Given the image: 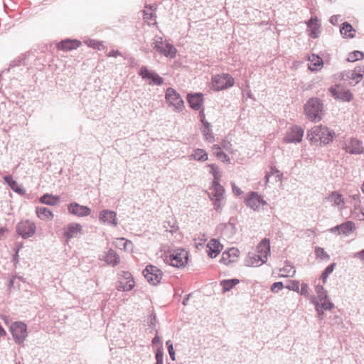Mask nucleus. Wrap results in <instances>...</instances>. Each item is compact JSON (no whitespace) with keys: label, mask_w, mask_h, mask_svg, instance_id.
<instances>
[{"label":"nucleus","mask_w":364,"mask_h":364,"mask_svg":"<svg viewBox=\"0 0 364 364\" xmlns=\"http://www.w3.org/2000/svg\"><path fill=\"white\" fill-rule=\"evenodd\" d=\"M335 132L329 128L319 125L312 127L307 134V139L315 144L326 145L332 141Z\"/></svg>","instance_id":"obj_1"},{"label":"nucleus","mask_w":364,"mask_h":364,"mask_svg":"<svg viewBox=\"0 0 364 364\" xmlns=\"http://www.w3.org/2000/svg\"><path fill=\"white\" fill-rule=\"evenodd\" d=\"M323 114V105L317 97L310 98L304 105V114L312 122L321 120Z\"/></svg>","instance_id":"obj_2"},{"label":"nucleus","mask_w":364,"mask_h":364,"mask_svg":"<svg viewBox=\"0 0 364 364\" xmlns=\"http://www.w3.org/2000/svg\"><path fill=\"white\" fill-rule=\"evenodd\" d=\"M188 260V253L186 251L177 250L171 254H165L164 261L173 267H181L184 266Z\"/></svg>","instance_id":"obj_3"},{"label":"nucleus","mask_w":364,"mask_h":364,"mask_svg":"<svg viewBox=\"0 0 364 364\" xmlns=\"http://www.w3.org/2000/svg\"><path fill=\"white\" fill-rule=\"evenodd\" d=\"M165 99L169 107H171L173 111L180 112L183 109L184 102L181 95L172 87H168L166 90Z\"/></svg>","instance_id":"obj_4"},{"label":"nucleus","mask_w":364,"mask_h":364,"mask_svg":"<svg viewBox=\"0 0 364 364\" xmlns=\"http://www.w3.org/2000/svg\"><path fill=\"white\" fill-rule=\"evenodd\" d=\"M10 331L17 344H23L28 337L27 325L21 321L12 323L10 326Z\"/></svg>","instance_id":"obj_5"},{"label":"nucleus","mask_w":364,"mask_h":364,"mask_svg":"<svg viewBox=\"0 0 364 364\" xmlns=\"http://www.w3.org/2000/svg\"><path fill=\"white\" fill-rule=\"evenodd\" d=\"M153 48L159 53L170 58H174L176 54L175 47L168 43H164L161 37H155L153 42Z\"/></svg>","instance_id":"obj_6"},{"label":"nucleus","mask_w":364,"mask_h":364,"mask_svg":"<svg viewBox=\"0 0 364 364\" xmlns=\"http://www.w3.org/2000/svg\"><path fill=\"white\" fill-rule=\"evenodd\" d=\"M139 75L149 85L159 86L164 83V79L161 76L154 70H149L146 66L140 68Z\"/></svg>","instance_id":"obj_7"},{"label":"nucleus","mask_w":364,"mask_h":364,"mask_svg":"<svg viewBox=\"0 0 364 364\" xmlns=\"http://www.w3.org/2000/svg\"><path fill=\"white\" fill-rule=\"evenodd\" d=\"M234 82V79L229 74L218 75L213 78L212 87L219 91L233 86Z\"/></svg>","instance_id":"obj_8"},{"label":"nucleus","mask_w":364,"mask_h":364,"mask_svg":"<svg viewBox=\"0 0 364 364\" xmlns=\"http://www.w3.org/2000/svg\"><path fill=\"white\" fill-rule=\"evenodd\" d=\"M36 226L34 222L25 220L19 222L16 225V232L23 239L31 237L34 235Z\"/></svg>","instance_id":"obj_9"},{"label":"nucleus","mask_w":364,"mask_h":364,"mask_svg":"<svg viewBox=\"0 0 364 364\" xmlns=\"http://www.w3.org/2000/svg\"><path fill=\"white\" fill-rule=\"evenodd\" d=\"M245 205L254 211H259L262 206L267 205V203L258 193L252 191L248 193L245 200Z\"/></svg>","instance_id":"obj_10"},{"label":"nucleus","mask_w":364,"mask_h":364,"mask_svg":"<svg viewBox=\"0 0 364 364\" xmlns=\"http://www.w3.org/2000/svg\"><path fill=\"white\" fill-rule=\"evenodd\" d=\"M143 274L148 282L153 285H156L160 282L163 273L156 266L147 265L143 271Z\"/></svg>","instance_id":"obj_11"},{"label":"nucleus","mask_w":364,"mask_h":364,"mask_svg":"<svg viewBox=\"0 0 364 364\" xmlns=\"http://www.w3.org/2000/svg\"><path fill=\"white\" fill-rule=\"evenodd\" d=\"M134 284L133 277L130 272H122L119 274V284L117 289L122 291H130L134 288Z\"/></svg>","instance_id":"obj_12"},{"label":"nucleus","mask_w":364,"mask_h":364,"mask_svg":"<svg viewBox=\"0 0 364 364\" xmlns=\"http://www.w3.org/2000/svg\"><path fill=\"white\" fill-rule=\"evenodd\" d=\"M343 149L350 154H361L364 152L362 141L353 137L345 141Z\"/></svg>","instance_id":"obj_13"},{"label":"nucleus","mask_w":364,"mask_h":364,"mask_svg":"<svg viewBox=\"0 0 364 364\" xmlns=\"http://www.w3.org/2000/svg\"><path fill=\"white\" fill-rule=\"evenodd\" d=\"M329 92L334 99L343 102H350L353 97V94L349 90H345L340 85L331 87Z\"/></svg>","instance_id":"obj_14"},{"label":"nucleus","mask_w":364,"mask_h":364,"mask_svg":"<svg viewBox=\"0 0 364 364\" xmlns=\"http://www.w3.org/2000/svg\"><path fill=\"white\" fill-rule=\"evenodd\" d=\"M304 136V129L299 126H294L288 129L284 141L286 143H299L301 141Z\"/></svg>","instance_id":"obj_15"},{"label":"nucleus","mask_w":364,"mask_h":364,"mask_svg":"<svg viewBox=\"0 0 364 364\" xmlns=\"http://www.w3.org/2000/svg\"><path fill=\"white\" fill-rule=\"evenodd\" d=\"M326 200L331 203L333 208L339 211L346 208V200L343 196L338 191H332L326 197Z\"/></svg>","instance_id":"obj_16"},{"label":"nucleus","mask_w":364,"mask_h":364,"mask_svg":"<svg viewBox=\"0 0 364 364\" xmlns=\"http://www.w3.org/2000/svg\"><path fill=\"white\" fill-rule=\"evenodd\" d=\"M68 212L77 217H85L91 213V209L85 205H80L77 203H70L68 205Z\"/></svg>","instance_id":"obj_17"},{"label":"nucleus","mask_w":364,"mask_h":364,"mask_svg":"<svg viewBox=\"0 0 364 364\" xmlns=\"http://www.w3.org/2000/svg\"><path fill=\"white\" fill-rule=\"evenodd\" d=\"M99 219L104 223L110 224L114 227L117 225V214L114 211L103 210L100 213Z\"/></svg>","instance_id":"obj_18"},{"label":"nucleus","mask_w":364,"mask_h":364,"mask_svg":"<svg viewBox=\"0 0 364 364\" xmlns=\"http://www.w3.org/2000/svg\"><path fill=\"white\" fill-rule=\"evenodd\" d=\"M311 302L315 305L316 311L320 319L323 318V316L324 314L323 310L328 311L334 308V304L331 301L322 302V304H319L314 296L311 298Z\"/></svg>","instance_id":"obj_19"},{"label":"nucleus","mask_w":364,"mask_h":364,"mask_svg":"<svg viewBox=\"0 0 364 364\" xmlns=\"http://www.w3.org/2000/svg\"><path fill=\"white\" fill-rule=\"evenodd\" d=\"M309 28V36L312 38H316L320 34L321 24L318 22L317 17H311L306 23Z\"/></svg>","instance_id":"obj_20"},{"label":"nucleus","mask_w":364,"mask_h":364,"mask_svg":"<svg viewBox=\"0 0 364 364\" xmlns=\"http://www.w3.org/2000/svg\"><path fill=\"white\" fill-rule=\"evenodd\" d=\"M267 261L266 256L258 254H249L246 259V264L247 266L258 267L265 263Z\"/></svg>","instance_id":"obj_21"},{"label":"nucleus","mask_w":364,"mask_h":364,"mask_svg":"<svg viewBox=\"0 0 364 364\" xmlns=\"http://www.w3.org/2000/svg\"><path fill=\"white\" fill-rule=\"evenodd\" d=\"M222 247V245L217 240L211 239L207 245L208 255L212 258L216 257L221 252Z\"/></svg>","instance_id":"obj_22"},{"label":"nucleus","mask_w":364,"mask_h":364,"mask_svg":"<svg viewBox=\"0 0 364 364\" xmlns=\"http://www.w3.org/2000/svg\"><path fill=\"white\" fill-rule=\"evenodd\" d=\"M187 100L193 109L198 110L202 105L203 95L200 93L188 94Z\"/></svg>","instance_id":"obj_23"},{"label":"nucleus","mask_w":364,"mask_h":364,"mask_svg":"<svg viewBox=\"0 0 364 364\" xmlns=\"http://www.w3.org/2000/svg\"><path fill=\"white\" fill-rule=\"evenodd\" d=\"M81 42L77 40L65 39L58 43L57 47L59 50H70L78 48Z\"/></svg>","instance_id":"obj_24"},{"label":"nucleus","mask_w":364,"mask_h":364,"mask_svg":"<svg viewBox=\"0 0 364 364\" xmlns=\"http://www.w3.org/2000/svg\"><path fill=\"white\" fill-rule=\"evenodd\" d=\"M211 192L208 193L209 198H224L225 189L220 182L212 181Z\"/></svg>","instance_id":"obj_25"},{"label":"nucleus","mask_w":364,"mask_h":364,"mask_svg":"<svg viewBox=\"0 0 364 364\" xmlns=\"http://www.w3.org/2000/svg\"><path fill=\"white\" fill-rule=\"evenodd\" d=\"M114 244L116 247L123 249L126 252H131L133 251V243L130 240H125L124 237L117 238Z\"/></svg>","instance_id":"obj_26"},{"label":"nucleus","mask_w":364,"mask_h":364,"mask_svg":"<svg viewBox=\"0 0 364 364\" xmlns=\"http://www.w3.org/2000/svg\"><path fill=\"white\" fill-rule=\"evenodd\" d=\"M257 251L258 255H262V256H266V257L268 259V256L270 254L269 240L266 238L263 239L257 245Z\"/></svg>","instance_id":"obj_27"},{"label":"nucleus","mask_w":364,"mask_h":364,"mask_svg":"<svg viewBox=\"0 0 364 364\" xmlns=\"http://www.w3.org/2000/svg\"><path fill=\"white\" fill-rule=\"evenodd\" d=\"M208 159V153L202 149H196L189 156L190 160H196L198 161H205Z\"/></svg>","instance_id":"obj_28"},{"label":"nucleus","mask_w":364,"mask_h":364,"mask_svg":"<svg viewBox=\"0 0 364 364\" xmlns=\"http://www.w3.org/2000/svg\"><path fill=\"white\" fill-rule=\"evenodd\" d=\"M40 202L43 204L54 206L59 203L60 197L46 193L40 198Z\"/></svg>","instance_id":"obj_29"},{"label":"nucleus","mask_w":364,"mask_h":364,"mask_svg":"<svg viewBox=\"0 0 364 364\" xmlns=\"http://www.w3.org/2000/svg\"><path fill=\"white\" fill-rule=\"evenodd\" d=\"M309 60L310 61L309 68L312 71L317 70L318 68L323 65V60L315 54L309 55Z\"/></svg>","instance_id":"obj_30"},{"label":"nucleus","mask_w":364,"mask_h":364,"mask_svg":"<svg viewBox=\"0 0 364 364\" xmlns=\"http://www.w3.org/2000/svg\"><path fill=\"white\" fill-rule=\"evenodd\" d=\"M340 235L348 236L355 229V223L352 221H347L339 225Z\"/></svg>","instance_id":"obj_31"},{"label":"nucleus","mask_w":364,"mask_h":364,"mask_svg":"<svg viewBox=\"0 0 364 364\" xmlns=\"http://www.w3.org/2000/svg\"><path fill=\"white\" fill-rule=\"evenodd\" d=\"M105 261L112 266H116L120 262L119 256L112 250H109L105 257Z\"/></svg>","instance_id":"obj_32"},{"label":"nucleus","mask_w":364,"mask_h":364,"mask_svg":"<svg viewBox=\"0 0 364 364\" xmlns=\"http://www.w3.org/2000/svg\"><path fill=\"white\" fill-rule=\"evenodd\" d=\"M37 216L43 220H52L53 218V213L47 208L38 207L36 208Z\"/></svg>","instance_id":"obj_33"},{"label":"nucleus","mask_w":364,"mask_h":364,"mask_svg":"<svg viewBox=\"0 0 364 364\" xmlns=\"http://www.w3.org/2000/svg\"><path fill=\"white\" fill-rule=\"evenodd\" d=\"M82 230V226L78 223H72L68 227L65 235L68 239L73 238Z\"/></svg>","instance_id":"obj_34"},{"label":"nucleus","mask_w":364,"mask_h":364,"mask_svg":"<svg viewBox=\"0 0 364 364\" xmlns=\"http://www.w3.org/2000/svg\"><path fill=\"white\" fill-rule=\"evenodd\" d=\"M364 67L358 66L354 70L348 72V77L356 80V83L359 82L363 77Z\"/></svg>","instance_id":"obj_35"},{"label":"nucleus","mask_w":364,"mask_h":364,"mask_svg":"<svg viewBox=\"0 0 364 364\" xmlns=\"http://www.w3.org/2000/svg\"><path fill=\"white\" fill-rule=\"evenodd\" d=\"M315 291L317 294V297L318 299L319 304H322V302L331 301L328 297L327 291L324 289L323 286L316 285L315 287Z\"/></svg>","instance_id":"obj_36"},{"label":"nucleus","mask_w":364,"mask_h":364,"mask_svg":"<svg viewBox=\"0 0 364 364\" xmlns=\"http://www.w3.org/2000/svg\"><path fill=\"white\" fill-rule=\"evenodd\" d=\"M280 277H292L296 273V270L293 265L289 263H287L286 265L280 269Z\"/></svg>","instance_id":"obj_37"},{"label":"nucleus","mask_w":364,"mask_h":364,"mask_svg":"<svg viewBox=\"0 0 364 364\" xmlns=\"http://www.w3.org/2000/svg\"><path fill=\"white\" fill-rule=\"evenodd\" d=\"M201 132L206 141L208 142H213L214 141L215 138L212 133L210 124L209 122H205V126L202 128Z\"/></svg>","instance_id":"obj_38"},{"label":"nucleus","mask_w":364,"mask_h":364,"mask_svg":"<svg viewBox=\"0 0 364 364\" xmlns=\"http://www.w3.org/2000/svg\"><path fill=\"white\" fill-rule=\"evenodd\" d=\"M354 31L355 30L353 28L352 26L348 22H344L342 24V27L341 28V33L345 37L353 38L354 35L352 32Z\"/></svg>","instance_id":"obj_39"},{"label":"nucleus","mask_w":364,"mask_h":364,"mask_svg":"<svg viewBox=\"0 0 364 364\" xmlns=\"http://www.w3.org/2000/svg\"><path fill=\"white\" fill-rule=\"evenodd\" d=\"M239 283L237 279H225L220 282V286L224 291H230L233 287Z\"/></svg>","instance_id":"obj_40"},{"label":"nucleus","mask_w":364,"mask_h":364,"mask_svg":"<svg viewBox=\"0 0 364 364\" xmlns=\"http://www.w3.org/2000/svg\"><path fill=\"white\" fill-rule=\"evenodd\" d=\"M208 167L210 168V173L214 178L213 181L220 182L222 177V173L219 167L215 164H209Z\"/></svg>","instance_id":"obj_41"},{"label":"nucleus","mask_w":364,"mask_h":364,"mask_svg":"<svg viewBox=\"0 0 364 364\" xmlns=\"http://www.w3.org/2000/svg\"><path fill=\"white\" fill-rule=\"evenodd\" d=\"M213 201L214 209L220 213L224 205V198H209Z\"/></svg>","instance_id":"obj_42"},{"label":"nucleus","mask_w":364,"mask_h":364,"mask_svg":"<svg viewBox=\"0 0 364 364\" xmlns=\"http://www.w3.org/2000/svg\"><path fill=\"white\" fill-rule=\"evenodd\" d=\"M335 267H336V263H332V264H329L328 267H326V268L323 272V273L321 276V278L324 284L326 282L328 276L334 270Z\"/></svg>","instance_id":"obj_43"},{"label":"nucleus","mask_w":364,"mask_h":364,"mask_svg":"<svg viewBox=\"0 0 364 364\" xmlns=\"http://www.w3.org/2000/svg\"><path fill=\"white\" fill-rule=\"evenodd\" d=\"M239 250L237 248H230L227 252L223 253V259L226 260L230 257H237L239 256Z\"/></svg>","instance_id":"obj_44"},{"label":"nucleus","mask_w":364,"mask_h":364,"mask_svg":"<svg viewBox=\"0 0 364 364\" xmlns=\"http://www.w3.org/2000/svg\"><path fill=\"white\" fill-rule=\"evenodd\" d=\"M364 58V53L359 50H355L348 55V60L349 62H355L356 60L363 59Z\"/></svg>","instance_id":"obj_45"},{"label":"nucleus","mask_w":364,"mask_h":364,"mask_svg":"<svg viewBox=\"0 0 364 364\" xmlns=\"http://www.w3.org/2000/svg\"><path fill=\"white\" fill-rule=\"evenodd\" d=\"M358 193L350 196L351 203L353 204L354 209L358 210L361 208V201Z\"/></svg>","instance_id":"obj_46"},{"label":"nucleus","mask_w":364,"mask_h":364,"mask_svg":"<svg viewBox=\"0 0 364 364\" xmlns=\"http://www.w3.org/2000/svg\"><path fill=\"white\" fill-rule=\"evenodd\" d=\"M315 254L317 258L326 260L329 259V255L326 252L323 248L316 247Z\"/></svg>","instance_id":"obj_47"},{"label":"nucleus","mask_w":364,"mask_h":364,"mask_svg":"<svg viewBox=\"0 0 364 364\" xmlns=\"http://www.w3.org/2000/svg\"><path fill=\"white\" fill-rule=\"evenodd\" d=\"M10 188L14 191L21 195H24L26 193V191L23 189V188L21 185H19L16 181L11 182V184H10Z\"/></svg>","instance_id":"obj_48"},{"label":"nucleus","mask_w":364,"mask_h":364,"mask_svg":"<svg viewBox=\"0 0 364 364\" xmlns=\"http://www.w3.org/2000/svg\"><path fill=\"white\" fill-rule=\"evenodd\" d=\"M299 281L293 280L289 282L286 288L295 292H299Z\"/></svg>","instance_id":"obj_49"},{"label":"nucleus","mask_w":364,"mask_h":364,"mask_svg":"<svg viewBox=\"0 0 364 364\" xmlns=\"http://www.w3.org/2000/svg\"><path fill=\"white\" fill-rule=\"evenodd\" d=\"M85 43L91 48H97L98 50H101L104 48L103 45L101 42L95 41V40H87L85 41Z\"/></svg>","instance_id":"obj_50"},{"label":"nucleus","mask_w":364,"mask_h":364,"mask_svg":"<svg viewBox=\"0 0 364 364\" xmlns=\"http://www.w3.org/2000/svg\"><path fill=\"white\" fill-rule=\"evenodd\" d=\"M299 292L301 295L308 297L309 296V285L306 283H302L301 285V289H299Z\"/></svg>","instance_id":"obj_51"},{"label":"nucleus","mask_w":364,"mask_h":364,"mask_svg":"<svg viewBox=\"0 0 364 364\" xmlns=\"http://www.w3.org/2000/svg\"><path fill=\"white\" fill-rule=\"evenodd\" d=\"M284 287L283 283L281 282H274L271 286V291L273 292H278Z\"/></svg>","instance_id":"obj_52"},{"label":"nucleus","mask_w":364,"mask_h":364,"mask_svg":"<svg viewBox=\"0 0 364 364\" xmlns=\"http://www.w3.org/2000/svg\"><path fill=\"white\" fill-rule=\"evenodd\" d=\"M267 173H270V176L272 175L277 174V177L278 178V180L280 181L282 179L283 174L280 173L279 171L276 167L272 166L270 168V171L267 172Z\"/></svg>","instance_id":"obj_53"},{"label":"nucleus","mask_w":364,"mask_h":364,"mask_svg":"<svg viewBox=\"0 0 364 364\" xmlns=\"http://www.w3.org/2000/svg\"><path fill=\"white\" fill-rule=\"evenodd\" d=\"M164 353L161 350H158L156 353V364H164Z\"/></svg>","instance_id":"obj_54"},{"label":"nucleus","mask_w":364,"mask_h":364,"mask_svg":"<svg viewBox=\"0 0 364 364\" xmlns=\"http://www.w3.org/2000/svg\"><path fill=\"white\" fill-rule=\"evenodd\" d=\"M215 155L223 161H230V158L223 151H216Z\"/></svg>","instance_id":"obj_55"},{"label":"nucleus","mask_w":364,"mask_h":364,"mask_svg":"<svg viewBox=\"0 0 364 364\" xmlns=\"http://www.w3.org/2000/svg\"><path fill=\"white\" fill-rule=\"evenodd\" d=\"M231 186L234 194H235L236 196H240L242 194V191L239 187H237L234 182L231 183Z\"/></svg>","instance_id":"obj_56"},{"label":"nucleus","mask_w":364,"mask_h":364,"mask_svg":"<svg viewBox=\"0 0 364 364\" xmlns=\"http://www.w3.org/2000/svg\"><path fill=\"white\" fill-rule=\"evenodd\" d=\"M354 258H358L361 261H364V249L353 255Z\"/></svg>","instance_id":"obj_57"},{"label":"nucleus","mask_w":364,"mask_h":364,"mask_svg":"<svg viewBox=\"0 0 364 364\" xmlns=\"http://www.w3.org/2000/svg\"><path fill=\"white\" fill-rule=\"evenodd\" d=\"M154 14L152 12L144 11V18L146 20H151L154 17Z\"/></svg>","instance_id":"obj_58"},{"label":"nucleus","mask_w":364,"mask_h":364,"mask_svg":"<svg viewBox=\"0 0 364 364\" xmlns=\"http://www.w3.org/2000/svg\"><path fill=\"white\" fill-rule=\"evenodd\" d=\"M122 55V53L119 51V50H111L108 54H107V56L108 57H117V56H121Z\"/></svg>","instance_id":"obj_59"},{"label":"nucleus","mask_w":364,"mask_h":364,"mask_svg":"<svg viewBox=\"0 0 364 364\" xmlns=\"http://www.w3.org/2000/svg\"><path fill=\"white\" fill-rule=\"evenodd\" d=\"M329 232H331V233L337 232L338 235H340V227H339V225L330 228L329 229Z\"/></svg>","instance_id":"obj_60"},{"label":"nucleus","mask_w":364,"mask_h":364,"mask_svg":"<svg viewBox=\"0 0 364 364\" xmlns=\"http://www.w3.org/2000/svg\"><path fill=\"white\" fill-rule=\"evenodd\" d=\"M168 351L171 359L172 360H175L176 358H175V352L173 350V347L168 348Z\"/></svg>","instance_id":"obj_61"},{"label":"nucleus","mask_w":364,"mask_h":364,"mask_svg":"<svg viewBox=\"0 0 364 364\" xmlns=\"http://www.w3.org/2000/svg\"><path fill=\"white\" fill-rule=\"evenodd\" d=\"M4 180L9 186H10V184H11V182L14 181V180H13V178L11 176H4Z\"/></svg>","instance_id":"obj_62"},{"label":"nucleus","mask_w":364,"mask_h":364,"mask_svg":"<svg viewBox=\"0 0 364 364\" xmlns=\"http://www.w3.org/2000/svg\"><path fill=\"white\" fill-rule=\"evenodd\" d=\"M199 115H200V121L203 123V127H204L205 122H207V121L205 120V116L203 110L200 112Z\"/></svg>","instance_id":"obj_63"},{"label":"nucleus","mask_w":364,"mask_h":364,"mask_svg":"<svg viewBox=\"0 0 364 364\" xmlns=\"http://www.w3.org/2000/svg\"><path fill=\"white\" fill-rule=\"evenodd\" d=\"M23 247L22 245H20V247L18 248V250H16L15 255H14L13 257V259L14 262H18V251L19 250Z\"/></svg>","instance_id":"obj_64"}]
</instances>
